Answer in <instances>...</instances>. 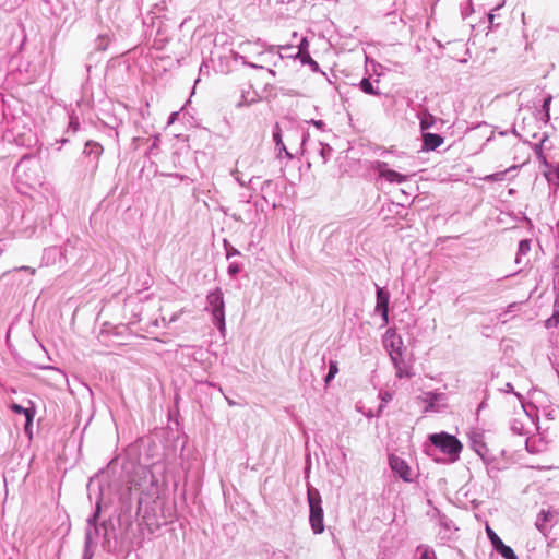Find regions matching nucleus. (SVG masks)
<instances>
[{"mask_svg": "<svg viewBox=\"0 0 559 559\" xmlns=\"http://www.w3.org/2000/svg\"><path fill=\"white\" fill-rule=\"evenodd\" d=\"M236 180L239 182L240 186H245V182L239 177H236Z\"/></svg>", "mask_w": 559, "mask_h": 559, "instance_id": "obj_45", "label": "nucleus"}, {"mask_svg": "<svg viewBox=\"0 0 559 559\" xmlns=\"http://www.w3.org/2000/svg\"><path fill=\"white\" fill-rule=\"evenodd\" d=\"M92 556H93V552L90 550V548H87V546H85L83 559H91Z\"/></svg>", "mask_w": 559, "mask_h": 559, "instance_id": "obj_38", "label": "nucleus"}, {"mask_svg": "<svg viewBox=\"0 0 559 559\" xmlns=\"http://www.w3.org/2000/svg\"><path fill=\"white\" fill-rule=\"evenodd\" d=\"M389 301H390V293L377 286V304L376 311L379 312L382 317L383 324L386 325L389 323Z\"/></svg>", "mask_w": 559, "mask_h": 559, "instance_id": "obj_8", "label": "nucleus"}, {"mask_svg": "<svg viewBox=\"0 0 559 559\" xmlns=\"http://www.w3.org/2000/svg\"><path fill=\"white\" fill-rule=\"evenodd\" d=\"M205 309L211 312L214 325L224 334L226 331L225 302L221 288H216L206 295Z\"/></svg>", "mask_w": 559, "mask_h": 559, "instance_id": "obj_3", "label": "nucleus"}, {"mask_svg": "<svg viewBox=\"0 0 559 559\" xmlns=\"http://www.w3.org/2000/svg\"><path fill=\"white\" fill-rule=\"evenodd\" d=\"M389 464L392 472L406 483L413 481L412 469L407 462L397 455L391 454L389 456Z\"/></svg>", "mask_w": 559, "mask_h": 559, "instance_id": "obj_6", "label": "nucleus"}, {"mask_svg": "<svg viewBox=\"0 0 559 559\" xmlns=\"http://www.w3.org/2000/svg\"><path fill=\"white\" fill-rule=\"evenodd\" d=\"M379 176L391 183H402L407 180L408 176L400 174L388 168L385 163L379 165Z\"/></svg>", "mask_w": 559, "mask_h": 559, "instance_id": "obj_11", "label": "nucleus"}, {"mask_svg": "<svg viewBox=\"0 0 559 559\" xmlns=\"http://www.w3.org/2000/svg\"><path fill=\"white\" fill-rule=\"evenodd\" d=\"M359 86H360L361 91L365 92L366 94H369V95H379L380 94L378 88H376L373 86V84L371 83V81L368 78H364L360 81Z\"/></svg>", "mask_w": 559, "mask_h": 559, "instance_id": "obj_27", "label": "nucleus"}, {"mask_svg": "<svg viewBox=\"0 0 559 559\" xmlns=\"http://www.w3.org/2000/svg\"><path fill=\"white\" fill-rule=\"evenodd\" d=\"M240 252L239 250H237L236 248L231 247L230 249H227V253H226V257L227 259L234 257V255H239Z\"/></svg>", "mask_w": 559, "mask_h": 559, "instance_id": "obj_36", "label": "nucleus"}, {"mask_svg": "<svg viewBox=\"0 0 559 559\" xmlns=\"http://www.w3.org/2000/svg\"><path fill=\"white\" fill-rule=\"evenodd\" d=\"M515 306H516L515 304H511V305L509 306V308H513V307H515Z\"/></svg>", "mask_w": 559, "mask_h": 559, "instance_id": "obj_49", "label": "nucleus"}, {"mask_svg": "<svg viewBox=\"0 0 559 559\" xmlns=\"http://www.w3.org/2000/svg\"><path fill=\"white\" fill-rule=\"evenodd\" d=\"M319 151H318V155L322 162V164H325L329 158L331 157L332 155V147L329 145V144H324L322 142H319Z\"/></svg>", "mask_w": 559, "mask_h": 559, "instance_id": "obj_25", "label": "nucleus"}, {"mask_svg": "<svg viewBox=\"0 0 559 559\" xmlns=\"http://www.w3.org/2000/svg\"><path fill=\"white\" fill-rule=\"evenodd\" d=\"M391 399V395L390 394H386L385 397H383L384 401H388Z\"/></svg>", "mask_w": 559, "mask_h": 559, "instance_id": "obj_47", "label": "nucleus"}, {"mask_svg": "<svg viewBox=\"0 0 559 559\" xmlns=\"http://www.w3.org/2000/svg\"><path fill=\"white\" fill-rule=\"evenodd\" d=\"M308 503H309V523L314 534L324 532V513L322 509L321 496L317 489H308Z\"/></svg>", "mask_w": 559, "mask_h": 559, "instance_id": "obj_4", "label": "nucleus"}, {"mask_svg": "<svg viewBox=\"0 0 559 559\" xmlns=\"http://www.w3.org/2000/svg\"><path fill=\"white\" fill-rule=\"evenodd\" d=\"M558 324H559V294H557V297L555 299L554 313L546 321V326L547 328H556Z\"/></svg>", "mask_w": 559, "mask_h": 559, "instance_id": "obj_21", "label": "nucleus"}, {"mask_svg": "<svg viewBox=\"0 0 559 559\" xmlns=\"http://www.w3.org/2000/svg\"><path fill=\"white\" fill-rule=\"evenodd\" d=\"M551 100H552L551 95H548V96L544 99L543 105H542V109H543V111H544V114H545L546 119H549V109H550V103H551Z\"/></svg>", "mask_w": 559, "mask_h": 559, "instance_id": "obj_31", "label": "nucleus"}, {"mask_svg": "<svg viewBox=\"0 0 559 559\" xmlns=\"http://www.w3.org/2000/svg\"><path fill=\"white\" fill-rule=\"evenodd\" d=\"M84 153L86 155H94L98 157L103 153V146L94 141H87L84 147Z\"/></svg>", "mask_w": 559, "mask_h": 559, "instance_id": "obj_22", "label": "nucleus"}, {"mask_svg": "<svg viewBox=\"0 0 559 559\" xmlns=\"http://www.w3.org/2000/svg\"><path fill=\"white\" fill-rule=\"evenodd\" d=\"M486 533L489 540L491 542L493 549L497 552H499L504 559H518L513 549L510 546L504 545L501 538L495 533V531L489 525L486 526Z\"/></svg>", "mask_w": 559, "mask_h": 559, "instance_id": "obj_7", "label": "nucleus"}, {"mask_svg": "<svg viewBox=\"0 0 559 559\" xmlns=\"http://www.w3.org/2000/svg\"><path fill=\"white\" fill-rule=\"evenodd\" d=\"M249 95H250L249 91L248 92L242 91L240 100L236 104V107L240 108L242 106H248V105L254 103L255 102L254 95L251 97H249Z\"/></svg>", "mask_w": 559, "mask_h": 559, "instance_id": "obj_28", "label": "nucleus"}, {"mask_svg": "<svg viewBox=\"0 0 559 559\" xmlns=\"http://www.w3.org/2000/svg\"><path fill=\"white\" fill-rule=\"evenodd\" d=\"M308 48V40L307 38H302L299 45V52L298 56L304 55L307 51Z\"/></svg>", "mask_w": 559, "mask_h": 559, "instance_id": "obj_33", "label": "nucleus"}, {"mask_svg": "<svg viewBox=\"0 0 559 559\" xmlns=\"http://www.w3.org/2000/svg\"><path fill=\"white\" fill-rule=\"evenodd\" d=\"M552 514L550 511L542 510L536 519L535 525L539 532L546 534L548 531L547 522L551 519Z\"/></svg>", "mask_w": 559, "mask_h": 559, "instance_id": "obj_18", "label": "nucleus"}, {"mask_svg": "<svg viewBox=\"0 0 559 559\" xmlns=\"http://www.w3.org/2000/svg\"><path fill=\"white\" fill-rule=\"evenodd\" d=\"M64 252L61 248L52 246L46 248L43 253L41 264L45 266L56 265L58 263H63L64 261Z\"/></svg>", "mask_w": 559, "mask_h": 559, "instance_id": "obj_9", "label": "nucleus"}, {"mask_svg": "<svg viewBox=\"0 0 559 559\" xmlns=\"http://www.w3.org/2000/svg\"><path fill=\"white\" fill-rule=\"evenodd\" d=\"M472 448L481 457H484L487 454V448L485 443L481 441L480 436H476L472 439Z\"/></svg>", "mask_w": 559, "mask_h": 559, "instance_id": "obj_24", "label": "nucleus"}, {"mask_svg": "<svg viewBox=\"0 0 559 559\" xmlns=\"http://www.w3.org/2000/svg\"><path fill=\"white\" fill-rule=\"evenodd\" d=\"M271 185H272V181H271V180H266V181L263 183L262 189H264V187H270Z\"/></svg>", "mask_w": 559, "mask_h": 559, "instance_id": "obj_44", "label": "nucleus"}, {"mask_svg": "<svg viewBox=\"0 0 559 559\" xmlns=\"http://www.w3.org/2000/svg\"><path fill=\"white\" fill-rule=\"evenodd\" d=\"M443 399V394L435 393V392H426L424 394L423 401L427 404L425 411H436V403Z\"/></svg>", "mask_w": 559, "mask_h": 559, "instance_id": "obj_19", "label": "nucleus"}, {"mask_svg": "<svg viewBox=\"0 0 559 559\" xmlns=\"http://www.w3.org/2000/svg\"><path fill=\"white\" fill-rule=\"evenodd\" d=\"M299 57H300V59H301V62H302V63H307V64H309L313 71H318V70H319V64H318V62H317V61H314V60L310 57V55L308 53V51H306L304 55H301V56H299Z\"/></svg>", "mask_w": 559, "mask_h": 559, "instance_id": "obj_29", "label": "nucleus"}, {"mask_svg": "<svg viewBox=\"0 0 559 559\" xmlns=\"http://www.w3.org/2000/svg\"><path fill=\"white\" fill-rule=\"evenodd\" d=\"M338 372V367H337V362L336 361H330V366H329V372L328 374L325 376V383H329L334 377L335 374Z\"/></svg>", "mask_w": 559, "mask_h": 559, "instance_id": "obj_30", "label": "nucleus"}, {"mask_svg": "<svg viewBox=\"0 0 559 559\" xmlns=\"http://www.w3.org/2000/svg\"><path fill=\"white\" fill-rule=\"evenodd\" d=\"M555 288L558 289V294H559V272L557 273L556 278H555Z\"/></svg>", "mask_w": 559, "mask_h": 559, "instance_id": "obj_40", "label": "nucleus"}, {"mask_svg": "<svg viewBox=\"0 0 559 559\" xmlns=\"http://www.w3.org/2000/svg\"><path fill=\"white\" fill-rule=\"evenodd\" d=\"M273 140L276 144V147L281 151V152H284L285 155L292 159L294 157V155L287 150L285 143L283 142V139H282V133H281V127L278 123H276L274 126V129H273Z\"/></svg>", "mask_w": 559, "mask_h": 559, "instance_id": "obj_17", "label": "nucleus"}, {"mask_svg": "<svg viewBox=\"0 0 559 559\" xmlns=\"http://www.w3.org/2000/svg\"><path fill=\"white\" fill-rule=\"evenodd\" d=\"M269 52H272V49L266 50L262 41L247 40L238 46V51L235 52V60H241L243 64L253 69H262L263 66L251 62L250 59L264 61V56Z\"/></svg>", "mask_w": 559, "mask_h": 559, "instance_id": "obj_1", "label": "nucleus"}, {"mask_svg": "<svg viewBox=\"0 0 559 559\" xmlns=\"http://www.w3.org/2000/svg\"><path fill=\"white\" fill-rule=\"evenodd\" d=\"M443 142L444 139L439 134L430 132L423 133V148L426 151H433L438 148Z\"/></svg>", "mask_w": 559, "mask_h": 559, "instance_id": "obj_13", "label": "nucleus"}, {"mask_svg": "<svg viewBox=\"0 0 559 559\" xmlns=\"http://www.w3.org/2000/svg\"><path fill=\"white\" fill-rule=\"evenodd\" d=\"M554 176H556V178L558 179V182H559V165L555 168Z\"/></svg>", "mask_w": 559, "mask_h": 559, "instance_id": "obj_43", "label": "nucleus"}, {"mask_svg": "<svg viewBox=\"0 0 559 559\" xmlns=\"http://www.w3.org/2000/svg\"><path fill=\"white\" fill-rule=\"evenodd\" d=\"M176 116H177V112L171 114V116L169 118V121H168V124H170V123H173L175 121Z\"/></svg>", "mask_w": 559, "mask_h": 559, "instance_id": "obj_42", "label": "nucleus"}, {"mask_svg": "<svg viewBox=\"0 0 559 559\" xmlns=\"http://www.w3.org/2000/svg\"><path fill=\"white\" fill-rule=\"evenodd\" d=\"M269 73H270L271 75H273V76L275 75V71H274V70H272V69H269Z\"/></svg>", "mask_w": 559, "mask_h": 559, "instance_id": "obj_46", "label": "nucleus"}, {"mask_svg": "<svg viewBox=\"0 0 559 559\" xmlns=\"http://www.w3.org/2000/svg\"><path fill=\"white\" fill-rule=\"evenodd\" d=\"M10 409L13 413H15V414H23L25 416V418H26L25 430L27 431L28 430V426L32 425L33 419L35 417V414H36L35 408L34 407H23L20 404L12 403L10 405Z\"/></svg>", "mask_w": 559, "mask_h": 559, "instance_id": "obj_15", "label": "nucleus"}, {"mask_svg": "<svg viewBox=\"0 0 559 559\" xmlns=\"http://www.w3.org/2000/svg\"><path fill=\"white\" fill-rule=\"evenodd\" d=\"M429 440L443 453L452 456L453 460H456L462 451V443L456 439V437L447 432L432 433L429 436Z\"/></svg>", "mask_w": 559, "mask_h": 559, "instance_id": "obj_5", "label": "nucleus"}, {"mask_svg": "<svg viewBox=\"0 0 559 559\" xmlns=\"http://www.w3.org/2000/svg\"><path fill=\"white\" fill-rule=\"evenodd\" d=\"M311 124H313L319 130H324L325 123L322 120H310Z\"/></svg>", "mask_w": 559, "mask_h": 559, "instance_id": "obj_35", "label": "nucleus"}, {"mask_svg": "<svg viewBox=\"0 0 559 559\" xmlns=\"http://www.w3.org/2000/svg\"><path fill=\"white\" fill-rule=\"evenodd\" d=\"M100 506L97 504L95 513L87 520V528L85 533V546L91 548V545L95 543V537L98 534V527L96 525L97 518L99 515Z\"/></svg>", "mask_w": 559, "mask_h": 559, "instance_id": "obj_10", "label": "nucleus"}, {"mask_svg": "<svg viewBox=\"0 0 559 559\" xmlns=\"http://www.w3.org/2000/svg\"><path fill=\"white\" fill-rule=\"evenodd\" d=\"M384 344L388 348H390V354L394 353L399 356H402V345L403 341L400 335L392 329H389L384 335Z\"/></svg>", "mask_w": 559, "mask_h": 559, "instance_id": "obj_12", "label": "nucleus"}, {"mask_svg": "<svg viewBox=\"0 0 559 559\" xmlns=\"http://www.w3.org/2000/svg\"><path fill=\"white\" fill-rule=\"evenodd\" d=\"M391 359L393 361L397 378L402 379L412 377L409 367L402 360V356H399V353H391Z\"/></svg>", "mask_w": 559, "mask_h": 559, "instance_id": "obj_14", "label": "nucleus"}, {"mask_svg": "<svg viewBox=\"0 0 559 559\" xmlns=\"http://www.w3.org/2000/svg\"><path fill=\"white\" fill-rule=\"evenodd\" d=\"M502 391L506 393L513 392V385L511 383H506Z\"/></svg>", "mask_w": 559, "mask_h": 559, "instance_id": "obj_39", "label": "nucleus"}, {"mask_svg": "<svg viewBox=\"0 0 559 559\" xmlns=\"http://www.w3.org/2000/svg\"><path fill=\"white\" fill-rule=\"evenodd\" d=\"M417 559H437L435 550L428 545H419L416 548Z\"/></svg>", "mask_w": 559, "mask_h": 559, "instance_id": "obj_20", "label": "nucleus"}, {"mask_svg": "<svg viewBox=\"0 0 559 559\" xmlns=\"http://www.w3.org/2000/svg\"><path fill=\"white\" fill-rule=\"evenodd\" d=\"M308 138H309V134H308V133H305V132H302V133H301V143H300V148H304V146H305V144H306V142H307V140H308Z\"/></svg>", "mask_w": 559, "mask_h": 559, "instance_id": "obj_37", "label": "nucleus"}, {"mask_svg": "<svg viewBox=\"0 0 559 559\" xmlns=\"http://www.w3.org/2000/svg\"><path fill=\"white\" fill-rule=\"evenodd\" d=\"M530 250H531V241L528 239L521 240L519 243L515 262L518 264H520L521 257L527 254L530 252Z\"/></svg>", "mask_w": 559, "mask_h": 559, "instance_id": "obj_26", "label": "nucleus"}, {"mask_svg": "<svg viewBox=\"0 0 559 559\" xmlns=\"http://www.w3.org/2000/svg\"><path fill=\"white\" fill-rule=\"evenodd\" d=\"M437 122V119L436 117H433L431 114L429 112H424L421 116H420V129L423 131H426L428 129H431L435 127Z\"/></svg>", "mask_w": 559, "mask_h": 559, "instance_id": "obj_23", "label": "nucleus"}, {"mask_svg": "<svg viewBox=\"0 0 559 559\" xmlns=\"http://www.w3.org/2000/svg\"><path fill=\"white\" fill-rule=\"evenodd\" d=\"M440 531L439 535L442 540H449L452 537L453 530H456L451 520L447 516H440L439 519Z\"/></svg>", "mask_w": 559, "mask_h": 559, "instance_id": "obj_16", "label": "nucleus"}, {"mask_svg": "<svg viewBox=\"0 0 559 559\" xmlns=\"http://www.w3.org/2000/svg\"><path fill=\"white\" fill-rule=\"evenodd\" d=\"M15 177L28 187L38 185L40 182L39 162L31 156L22 157L15 166Z\"/></svg>", "mask_w": 559, "mask_h": 559, "instance_id": "obj_2", "label": "nucleus"}, {"mask_svg": "<svg viewBox=\"0 0 559 559\" xmlns=\"http://www.w3.org/2000/svg\"><path fill=\"white\" fill-rule=\"evenodd\" d=\"M69 128L72 129L73 132H75L79 129V121L76 118H70Z\"/></svg>", "mask_w": 559, "mask_h": 559, "instance_id": "obj_34", "label": "nucleus"}, {"mask_svg": "<svg viewBox=\"0 0 559 559\" xmlns=\"http://www.w3.org/2000/svg\"><path fill=\"white\" fill-rule=\"evenodd\" d=\"M21 270L27 271V273L35 274V269H32L29 266H23Z\"/></svg>", "mask_w": 559, "mask_h": 559, "instance_id": "obj_41", "label": "nucleus"}, {"mask_svg": "<svg viewBox=\"0 0 559 559\" xmlns=\"http://www.w3.org/2000/svg\"><path fill=\"white\" fill-rule=\"evenodd\" d=\"M227 272L230 276H235L240 272V265L236 262H231L228 265Z\"/></svg>", "mask_w": 559, "mask_h": 559, "instance_id": "obj_32", "label": "nucleus"}, {"mask_svg": "<svg viewBox=\"0 0 559 559\" xmlns=\"http://www.w3.org/2000/svg\"><path fill=\"white\" fill-rule=\"evenodd\" d=\"M227 402L229 405H234V402L231 400L227 399Z\"/></svg>", "mask_w": 559, "mask_h": 559, "instance_id": "obj_48", "label": "nucleus"}]
</instances>
